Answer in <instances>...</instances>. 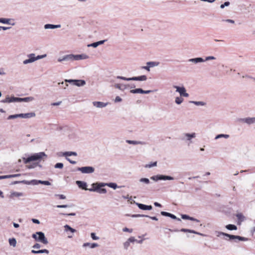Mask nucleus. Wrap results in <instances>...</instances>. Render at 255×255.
Returning <instances> with one entry per match:
<instances>
[{"mask_svg":"<svg viewBox=\"0 0 255 255\" xmlns=\"http://www.w3.org/2000/svg\"><path fill=\"white\" fill-rule=\"evenodd\" d=\"M236 217H237L238 219L241 222L243 221L245 218L244 216L241 213L237 214L236 215Z\"/></svg>","mask_w":255,"mask_h":255,"instance_id":"obj_40","label":"nucleus"},{"mask_svg":"<svg viewBox=\"0 0 255 255\" xmlns=\"http://www.w3.org/2000/svg\"><path fill=\"white\" fill-rule=\"evenodd\" d=\"M230 3L229 1H226L224 4L220 5L221 8H224L225 6H228L230 5Z\"/></svg>","mask_w":255,"mask_h":255,"instance_id":"obj_52","label":"nucleus"},{"mask_svg":"<svg viewBox=\"0 0 255 255\" xmlns=\"http://www.w3.org/2000/svg\"><path fill=\"white\" fill-rule=\"evenodd\" d=\"M19 118V114L10 115L7 117V120L14 119L16 118Z\"/></svg>","mask_w":255,"mask_h":255,"instance_id":"obj_45","label":"nucleus"},{"mask_svg":"<svg viewBox=\"0 0 255 255\" xmlns=\"http://www.w3.org/2000/svg\"><path fill=\"white\" fill-rule=\"evenodd\" d=\"M60 215H63V216H74L76 215V214L75 213H69V214H66V213H60Z\"/></svg>","mask_w":255,"mask_h":255,"instance_id":"obj_57","label":"nucleus"},{"mask_svg":"<svg viewBox=\"0 0 255 255\" xmlns=\"http://www.w3.org/2000/svg\"><path fill=\"white\" fill-rule=\"evenodd\" d=\"M66 159L71 164H75L77 163L76 161L72 160L68 157H66Z\"/></svg>","mask_w":255,"mask_h":255,"instance_id":"obj_63","label":"nucleus"},{"mask_svg":"<svg viewBox=\"0 0 255 255\" xmlns=\"http://www.w3.org/2000/svg\"><path fill=\"white\" fill-rule=\"evenodd\" d=\"M107 186L109 187L113 188L114 189H116L118 187L117 184L115 183H113V182L108 183H105V186Z\"/></svg>","mask_w":255,"mask_h":255,"instance_id":"obj_33","label":"nucleus"},{"mask_svg":"<svg viewBox=\"0 0 255 255\" xmlns=\"http://www.w3.org/2000/svg\"><path fill=\"white\" fill-rule=\"evenodd\" d=\"M38 181H40V180H32L30 181H26V180H23L21 181H15L14 182V184H17L19 183H23L26 184H32V185H37L38 184H40Z\"/></svg>","mask_w":255,"mask_h":255,"instance_id":"obj_16","label":"nucleus"},{"mask_svg":"<svg viewBox=\"0 0 255 255\" xmlns=\"http://www.w3.org/2000/svg\"><path fill=\"white\" fill-rule=\"evenodd\" d=\"M75 85L78 87L83 86L86 84V82L83 80H75Z\"/></svg>","mask_w":255,"mask_h":255,"instance_id":"obj_27","label":"nucleus"},{"mask_svg":"<svg viewBox=\"0 0 255 255\" xmlns=\"http://www.w3.org/2000/svg\"><path fill=\"white\" fill-rule=\"evenodd\" d=\"M229 136H230V135L229 134H220L217 135L215 137V139H218L219 138H222V137H224L225 138H228L229 137Z\"/></svg>","mask_w":255,"mask_h":255,"instance_id":"obj_34","label":"nucleus"},{"mask_svg":"<svg viewBox=\"0 0 255 255\" xmlns=\"http://www.w3.org/2000/svg\"><path fill=\"white\" fill-rule=\"evenodd\" d=\"M226 228L229 230H237V227L233 224H229L226 226Z\"/></svg>","mask_w":255,"mask_h":255,"instance_id":"obj_31","label":"nucleus"},{"mask_svg":"<svg viewBox=\"0 0 255 255\" xmlns=\"http://www.w3.org/2000/svg\"><path fill=\"white\" fill-rule=\"evenodd\" d=\"M61 27V25H54L51 24H46L44 25V28L47 29H55Z\"/></svg>","mask_w":255,"mask_h":255,"instance_id":"obj_25","label":"nucleus"},{"mask_svg":"<svg viewBox=\"0 0 255 255\" xmlns=\"http://www.w3.org/2000/svg\"><path fill=\"white\" fill-rule=\"evenodd\" d=\"M56 196L59 197L60 199H66V196L63 194H56Z\"/></svg>","mask_w":255,"mask_h":255,"instance_id":"obj_60","label":"nucleus"},{"mask_svg":"<svg viewBox=\"0 0 255 255\" xmlns=\"http://www.w3.org/2000/svg\"><path fill=\"white\" fill-rule=\"evenodd\" d=\"M44 157H47V155L44 152H40L34 153L30 156L25 158H23V160L25 164H27L32 161L40 160Z\"/></svg>","mask_w":255,"mask_h":255,"instance_id":"obj_5","label":"nucleus"},{"mask_svg":"<svg viewBox=\"0 0 255 255\" xmlns=\"http://www.w3.org/2000/svg\"><path fill=\"white\" fill-rule=\"evenodd\" d=\"M180 231L182 232H188V233H193V234H197V235H200V236H205L203 234H202V233L197 232H196V231H195L194 230H190V229H181L180 230Z\"/></svg>","mask_w":255,"mask_h":255,"instance_id":"obj_22","label":"nucleus"},{"mask_svg":"<svg viewBox=\"0 0 255 255\" xmlns=\"http://www.w3.org/2000/svg\"><path fill=\"white\" fill-rule=\"evenodd\" d=\"M46 56V54L41 55H38V56H36V60H39V59H42V58L45 57Z\"/></svg>","mask_w":255,"mask_h":255,"instance_id":"obj_59","label":"nucleus"},{"mask_svg":"<svg viewBox=\"0 0 255 255\" xmlns=\"http://www.w3.org/2000/svg\"><path fill=\"white\" fill-rule=\"evenodd\" d=\"M160 213L161 215H162V216L170 217L172 219L177 220L178 221H181L180 218L176 217V216L170 213L166 212L165 211H161Z\"/></svg>","mask_w":255,"mask_h":255,"instance_id":"obj_17","label":"nucleus"},{"mask_svg":"<svg viewBox=\"0 0 255 255\" xmlns=\"http://www.w3.org/2000/svg\"><path fill=\"white\" fill-rule=\"evenodd\" d=\"M41 247V245L38 243H36L32 246L33 249H39Z\"/></svg>","mask_w":255,"mask_h":255,"instance_id":"obj_61","label":"nucleus"},{"mask_svg":"<svg viewBox=\"0 0 255 255\" xmlns=\"http://www.w3.org/2000/svg\"><path fill=\"white\" fill-rule=\"evenodd\" d=\"M157 165V162L155 161L153 162H151L149 164H146L145 167L146 168H151L154 166H156Z\"/></svg>","mask_w":255,"mask_h":255,"instance_id":"obj_43","label":"nucleus"},{"mask_svg":"<svg viewBox=\"0 0 255 255\" xmlns=\"http://www.w3.org/2000/svg\"><path fill=\"white\" fill-rule=\"evenodd\" d=\"M98 46L99 45H98L97 42H94V43H92L91 44H89L88 45V47H93L94 48H96V47H98Z\"/></svg>","mask_w":255,"mask_h":255,"instance_id":"obj_51","label":"nucleus"},{"mask_svg":"<svg viewBox=\"0 0 255 255\" xmlns=\"http://www.w3.org/2000/svg\"><path fill=\"white\" fill-rule=\"evenodd\" d=\"M134 203L138 206V207L143 210H151L152 209V207L151 205H146L143 204L138 203L134 202Z\"/></svg>","mask_w":255,"mask_h":255,"instance_id":"obj_15","label":"nucleus"},{"mask_svg":"<svg viewBox=\"0 0 255 255\" xmlns=\"http://www.w3.org/2000/svg\"><path fill=\"white\" fill-rule=\"evenodd\" d=\"M216 59V58L214 56H209L206 57L205 59H204L202 57H197V58H195L189 59L188 60V61L190 62L194 63L195 64H197L198 63L204 62L206 61L215 60Z\"/></svg>","mask_w":255,"mask_h":255,"instance_id":"obj_8","label":"nucleus"},{"mask_svg":"<svg viewBox=\"0 0 255 255\" xmlns=\"http://www.w3.org/2000/svg\"><path fill=\"white\" fill-rule=\"evenodd\" d=\"M151 180H153L155 181H157L158 180H173L174 179V177L165 175L162 174H158L156 175L152 176L150 177Z\"/></svg>","mask_w":255,"mask_h":255,"instance_id":"obj_9","label":"nucleus"},{"mask_svg":"<svg viewBox=\"0 0 255 255\" xmlns=\"http://www.w3.org/2000/svg\"><path fill=\"white\" fill-rule=\"evenodd\" d=\"M159 63L157 62L150 61V62H147L146 63V65H148V66L150 68L151 67H154L155 66H157L159 65Z\"/></svg>","mask_w":255,"mask_h":255,"instance_id":"obj_30","label":"nucleus"},{"mask_svg":"<svg viewBox=\"0 0 255 255\" xmlns=\"http://www.w3.org/2000/svg\"><path fill=\"white\" fill-rule=\"evenodd\" d=\"M181 218H182V219H183L184 220H189L195 221L196 222H200V221L199 220H198L196 218H194L193 217H190L189 216H188L187 215H185V214L181 215Z\"/></svg>","mask_w":255,"mask_h":255,"instance_id":"obj_23","label":"nucleus"},{"mask_svg":"<svg viewBox=\"0 0 255 255\" xmlns=\"http://www.w3.org/2000/svg\"><path fill=\"white\" fill-rule=\"evenodd\" d=\"M14 20L12 18H0V23L7 24L12 26L15 25Z\"/></svg>","mask_w":255,"mask_h":255,"instance_id":"obj_13","label":"nucleus"},{"mask_svg":"<svg viewBox=\"0 0 255 255\" xmlns=\"http://www.w3.org/2000/svg\"><path fill=\"white\" fill-rule=\"evenodd\" d=\"M20 175H21L20 174L7 175V177H8V178H11L20 176Z\"/></svg>","mask_w":255,"mask_h":255,"instance_id":"obj_54","label":"nucleus"},{"mask_svg":"<svg viewBox=\"0 0 255 255\" xmlns=\"http://www.w3.org/2000/svg\"><path fill=\"white\" fill-rule=\"evenodd\" d=\"M142 69H144L148 72L150 70L149 67L147 65H146V66L142 67Z\"/></svg>","mask_w":255,"mask_h":255,"instance_id":"obj_64","label":"nucleus"},{"mask_svg":"<svg viewBox=\"0 0 255 255\" xmlns=\"http://www.w3.org/2000/svg\"><path fill=\"white\" fill-rule=\"evenodd\" d=\"M184 135L187 140H190L192 138L196 137V133L195 132L192 133H185Z\"/></svg>","mask_w":255,"mask_h":255,"instance_id":"obj_26","label":"nucleus"},{"mask_svg":"<svg viewBox=\"0 0 255 255\" xmlns=\"http://www.w3.org/2000/svg\"><path fill=\"white\" fill-rule=\"evenodd\" d=\"M92 188L89 189V191L91 192H96L100 194H105L107 193V190L102 187L105 186V183L96 182L91 185Z\"/></svg>","mask_w":255,"mask_h":255,"instance_id":"obj_4","label":"nucleus"},{"mask_svg":"<svg viewBox=\"0 0 255 255\" xmlns=\"http://www.w3.org/2000/svg\"><path fill=\"white\" fill-rule=\"evenodd\" d=\"M35 116V114L33 112L19 114V118H24V119H28V118L34 117Z\"/></svg>","mask_w":255,"mask_h":255,"instance_id":"obj_18","label":"nucleus"},{"mask_svg":"<svg viewBox=\"0 0 255 255\" xmlns=\"http://www.w3.org/2000/svg\"><path fill=\"white\" fill-rule=\"evenodd\" d=\"M114 86L116 88L121 90H123L126 88V85H122L120 84H116Z\"/></svg>","mask_w":255,"mask_h":255,"instance_id":"obj_38","label":"nucleus"},{"mask_svg":"<svg viewBox=\"0 0 255 255\" xmlns=\"http://www.w3.org/2000/svg\"><path fill=\"white\" fill-rule=\"evenodd\" d=\"M89 58V56L85 54H69L63 56L62 58H59L58 59V61L61 62L64 61H74V60H79L82 59H86Z\"/></svg>","mask_w":255,"mask_h":255,"instance_id":"obj_2","label":"nucleus"},{"mask_svg":"<svg viewBox=\"0 0 255 255\" xmlns=\"http://www.w3.org/2000/svg\"><path fill=\"white\" fill-rule=\"evenodd\" d=\"M40 184L45 185H50L51 183L48 181H42L40 180V181H38Z\"/></svg>","mask_w":255,"mask_h":255,"instance_id":"obj_49","label":"nucleus"},{"mask_svg":"<svg viewBox=\"0 0 255 255\" xmlns=\"http://www.w3.org/2000/svg\"><path fill=\"white\" fill-rule=\"evenodd\" d=\"M63 164L62 163H57L55 165L54 167L55 168H60L62 169L63 167Z\"/></svg>","mask_w":255,"mask_h":255,"instance_id":"obj_48","label":"nucleus"},{"mask_svg":"<svg viewBox=\"0 0 255 255\" xmlns=\"http://www.w3.org/2000/svg\"><path fill=\"white\" fill-rule=\"evenodd\" d=\"M122 101V99L121 97H120L119 96H117L115 99V102L116 103H117V102H120Z\"/></svg>","mask_w":255,"mask_h":255,"instance_id":"obj_62","label":"nucleus"},{"mask_svg":"<svg viewBox=\"0 0 255 255\" xmlns=\"http://www.w3.org/2000/svg\"><path fill=\"white\" fill-rule=\"evenodd\" d=\"M82 246L83 247H89L91 249H94L98 247L99 245L97 243H85L83 244Z\"/></svg>","mask_w":255,"mask_h":255,"instance_id":"obj_24","label":"nucleus"},{"mask_svg":"<svg viewBox=\"0 0 255 255\" xmlns=\"http://www.w3.org/2000/svg\"><path fill=\"white\" fill-rule=\"evenodd\" d=\"M76 183L80 188L85 190H89V189L86 188L87 186L86 182L82 181H77Z\"/></svg>","mask_w":255,"mask_h":255,"instance_id":"obj_19","label":"nucleus"},{"mask_svg":"<svg viewBox=\"0 0 255 255\" xmlns=\"http://www.w3.org/2000/svg\"><path fill=\"white\" fill-rule=\"evenodd\" d=\"M33 97H28L25 98H18L15 97L13 96L9 97L7 95L5 98L0 101L1 103H10L14 102H30L34 100Z\"/></svg>","mask_w":255,"mask_h":255,"instance_id":"obj_1","label":"nucleus"},{"mask_svg":"<svg viewBox=\"0 0 255 255\" xmlns=\"http://www.w3.org/2000/svg\"><path fill=\"white\" fill-rule=\"evenodd\" d=\"M126 142L130 144H133V145H137V144H141V145H145L146 143L144 141H136V140H126Z\"/></svg>","mask_w":255,"mask_h":255,"instance_id":"obj_21","label":"nucleus"},{"mask_svg":"<svg viewBox=\"0 0 255 255\" xmlns=\"http://www.w3.org/2000/svg\"><path fill=\"white\" fill-rule=\"evenodd\" d=\"M64 230L65 232L70 231L71 233H74L76 232V230L71 228L69 225H66L64 226Z\"/></svg>","mask_w":255,"mask_h":255,"instance_id":"obj_28","label":"nucleus"},{"mask_svg":"<svg viewBox=\"0 0 255 255\" xmlns=\"http://www.w3.org/2000/svg\"><path fill=\"white\" fill-rule=\"evenodd\" d=\"M32 237L35 239L36 241L42 243L44 245H47L48 241L45 236L44 234L42 232H37L35 234L32 235Z\"/></svg>","mask_w":255,"mask_h":255,"instance_id":"obj_6","label":"nucleus"},{"mask_svg":"<svg viewBox=\"0 0 255 255\" xmlns=\"http://www.w3.org/2000/svg\"><path fill=\"white\" fill-rule=\"evenodd\" d=\"M23 196V194L21 192H13L11 193L10 197H20Z\"/></svg>","mask_w":255,"mask_h":255,"instance_id":"obj_36","label":"nucleus"},{"mask_svg":"<svg viewBox=\"0 0 255 255\" xmlns=\"http://www.w3.org/2000/svg\"><path fill=\"white\" fill-rule=\"evenodd\" d=\"M9 244L10 246L15 247L16 245V240L15 238H10L8 240Z\"/></svg>","mask_w":255,"mask_h":255,"instance_id":"obj_32","label":"nucleus"},{"mask_svg":"<svg viewBox=\"0 0 255 255\" xmlns=\"http://www.w3.org/2000/svg\"><path fill=\"white\" fill-rule=\"evenodd\" d=\"M117 79H122L123 80H126L128 81H146L147 80V76L146 75H141L140 76L137 77H132L131 78H126L123 76H118L117 77Z\"/></svg>","mask_w":255,"mask_h":255,"instance_id":"obj_7","label":"nucleus"},{"mask_svg":"<svg viewBox=\"0 0 255 255\" xmlns=\"http://www.w3.org/2000/svg\"><path fill=\"white\" fill-rule=\"evenodd\" d=\"M91 237L93 240H98L99 239V237L97 236L95 233H91Z\"/></svg>","mask_w":255,"mask_h":255,"instance_id":"obj_47","label":"nucleus"},{"mask_svg":"<svg viewBox=\"0 0 255 255\" xmlns=\"http://www.w3.org/2000/svg\"><path fill=\"white\" fill-rule=\"evenodd\" d=\"M32 63V60H31V59H30L29 58L27 59H26L23 61V63L24 65H26V64H27L29 63Z\"/></svg>","mask_w":255,"mask_h":255,"instance_id":"obj_58","label":"nucleus"},{"mask_svg":"<svg viewBox=\"0 0 255 255\" xmlns=\"http://www.w3.org/2000/svg\"><path fill=\"white\" fill-rule=\"evenodd\" d=\"M65 82L72 84L74 85H75V80H73V79H69V80L66 79L65 80Z\"/></svg>","mask_w":255,"mask_h":255,"instance_id":"obj_55","label":"nucleus"},{"mask_svg":"<svg viewBox=\"0 0 255 255\" xmlns=\"http://www.w3.org/2000/svg\"><path fill=\"white\" fill-rule=\"evenodd\" d=\"M108 103H104V102H102L95 101V102H93V105L95 107L98 108H102L105 107L108 105Z\"/></svg>","mask_w":255,"mask_h":255,"instance_id":"obj_20","label":"nucleus"},{"mask_svg":"<svg viewBox=\"0 0 255 255\" xmlns=\"http://www.w3.org/2000/svg\"><path fill=\"white\" fill-rule=\"evenodd\" d=\"M215 234H216V236L218 237H220L221 235L224 236L225 237H228L229 239H227L226 238H224L226 240H234L235 242H238V241H248V239L245 237H241L240 236H237V235H230L227 233H225L222 232L220 231H215Z\"/></svg>","mask_w":255,"mask_h":255,"instance_id":"obj_3","label":"nucleus"},{"mask_svg":"<svg viewBox=\"0 0 255 255\" xmlns=\"http://www.w3.org/2000/svg\"><path fill=\"white\" fill-rule=\"evenodd\" d=\"M135 241H137V240L135 239L133 237H131L128 239V240L125 242L124 244V248L125 250H128V247L130 246V243H134Z\"/></svg>","mask_w":255,"mask_h":255,"instance_id":"obj_14","label":"nucleus"},{"mask_svg":"<svg viewBox=\"0 0 255 255\" xmlns=\"http://www.w3.org/2000/svg\"><path fill=\"white\" fill-rule=\"evenodd\" d=\"M130 92L132 94H143V90L141 88H137L135 89L131 90Z\"/></svg>","mask_w":255,"mask_h":255,"instance_id":"obj_29","label":"nucleus"},{"mask_svg":"<svg viewBox=\"0 0 255 255\" xmlns=\"http://www.w3.org/2000/svg\"><path fill=\"white\" fill-rule=\"evenodd\" d=\"M123 232H129V233H131L132 232V229H128V228H124L123 229Z\"/></svg>","mask_w":255,"mask_h":255,"instance_id":"obj_56","label":"nucleus"},{"mask_svg":"<svg viewBox=\"0 0 255 255\" xmlns=\"http://www.w3.org/2000/svg\"><path fill=\"white\" fill-rule=\"evenodd\" d=\"M131 216L132 218L147 217H148V215H141V214H133V215H132Z\"/></svg>","mask_w":255,"mask_h":255,"instance_id":"obj_46","label":"nucleus"},{"mask_svg":"<svg viewBox=\"0 0 255 255\" xmlns=\"http://www.w3.org/2000/svg\"><path fill=\"white\" fill-rule=\"evenodd\" d=\"M190 102L196 106H204L206 104L205 102L202 101H191Z\"/></svg>","mask_w":255,"mask_h":255,"instance_id":"obj_39","label":"nucleus"},{"mask_svg":"<svg viewBox=\"0 0 255 255\" xmlns=\"http://www.w3.org/2000/svg\"><path fill=\"white\" fill-rule=\"evenodd\" d=\"M77 170L84 174H91L95 171V168L92 166L78 167Z\"/></svg>","mask_w":255,"mask_h":255,"instance_id":"obj_10","label":"nucleus"},{"mask_svg":"<svg viewBox=\"0 0 255 255\" xmlns=\"http://www.w3.org/2000/svg\"><path fill=\"white\" fill-rule=\"evenodd\" d=\"M43 253L48 254H49V251L46 249H43V250H38V251H36V254H43Z\"/></svg>","mask_w":255,"mask_h":255,"instance_id":"obj_44","label":"nucleus"},{"mask_svg":"<svg viewBox=\"0 0 255 255\" xmlns=\"http://www.w3.org/2000/svg\"><path fill=\"white\" fill-rule=\"evenodd\" d=\"M173 87L176 89V92H178L181 97H188L189 94L186 93V90L185 87H179L174 85Z\"/></svg>","mask_w":255,"mask_h":255,"instance_id":"obj_11","label":"nucleus"},{"mask_svg":"<svg viewBox=\"0 0 255 255\" xmlns=\"http://www.w3.org/2000/svg\"><path fill=\"white\" fill-rule=\"evenodd\" d=\"M27 57H28L29 59H31L32 60V62H33L35 61H36L35 54L34 53H31L29 54H28L27 55Z\"/></svg>","mask_w":255,"mask_h":255,"instance_id":"obj_35","label":"nucleus"},{"mask_svg":"<svg viewBox=\"0 0 255 255\" xmlns=\"http://www.w3.org/2000/svg\"><path fill=\"white\" fill-rule=\"evenodd\" d=\"M37 165H38V163H34L31 165H27L26 167L28 169H32V168H34L36 167Z\"/></svg>","mask_w":255,"mask_h":255,"instance_id":"obj_50","label":"nucleus"},{"mask_svg":"<svg viewBox=\"0 0 255 255\" xmlns=\"http://www.w3.org/2000/svg\"><path fill=\"white\" fill-rule=\"evenodd\" d=\"M239 121L250 125L255 123V117L240 119L239 120Z\"/></svg>","mask_w":255,"mask_h":255,"instance_id":"obj_12","label":"nucleus"},{"mask_svg":"<svg viewBox=\"0 0 255 255\" xmlns=\"http://www.w3.org/2000/svg\"><path fill=\"white\" fill-rule=\"evenodd\" d=\"M56 207L58 208H66L70 207V206L69 205H57Z\"/></svg>","mask_w":255,"mask_h":255,"instance_id":"obj_53","label":"nucleus"},{"mask_svg":"<svg viewBox=\"0 0 255 255\" xmlns=\"http://www.w3.org/2000/svg\"><path fill=\"white\" fill-rule=\"evenodd\" d=\"M139 182L148 184L150 183L149 180L146 178H142L139 179Z\"/></svg>","mask_w":255,"mask_h":255,"instance_id":"obj_42","label":"nucleus"},{"mask_svg":"<svg viewBox=\"0 0 255 255\" xmlns=\"http://www.w3.org/2000/svg\"><path fill=\"white\" fill-rule=\"evenodd\" d=\"M183 99L181 97H177L175 98V102L178 105L181 104L183 102Z\"/></svg>","mask_w":255,"mask_h":255,"instance_id":"obj_37","label":"nucleus"},{"mask_svg":"<svg viewBox=\"0 0 255 255\" xmlns=\"http://www.w3.org/2000/svg\"><path fill=\"white\" fill-rule=\"evenodd\" d=\"M58 155L59 156H66L67 157V156H71L70 151H66V152H60V153H59Z\"/></svg>","mask_w":255,"mask_h":255,"instance_id":"obj_41","label":"nucleus"}]
</instances>
